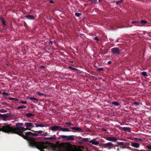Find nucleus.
Segmentation results:
<instances>
[{"label":"nucleus","mask_w":151,"mask_h":151,"mask_svg":"<svg viewBox=\"0 0 151 151\" xmlns=\"http://www.w3.org/2000/svg\"><path fill=\"white\" fill-rule=\"evenodd\" d=\"M27 136V139L26 140L28 143L29 146L32 147L36 148L40 151H44V149L47 148L48 146L47 145L48 142L45 143L42 142H39L37 141V139L32 137H29V136L32 135L33 136H37L39 134L36 133H32L30 132H26Z\"/></svg>","instance_id":"obj_1"},{"label":"nucleus","mask_w":151,"mask_h":151,"mask_svg":"<svg viewBox=\"0 0 151 151\" xmlns=\"http://www.w3.org/2000/svg\"><path fill=\"white\" fill-rule=\"evenodd\" d=\"M54 150L55 151H77L69 142L61 143L57 147H55Z\"/></svg>","instance_id":"obj_2"},{"label":"nucleus","mask_w":151,"mask_h":151,"mask_svg":"<svg viewBox=\"0 0 151 151\" xmlns=\"http://www.w3.org/2000/svg\"><path fill=\"white\" fill-rule=\"evenodd\" d=\"M0 131L8 134H16V127H14L12 126L11 124L4 123L0 126Z\"/></svg>","instance_id":"obj_3"},{"label":"nucleus","mask_w":151,"mask_h":151,"mask_svg":"<svg viewBox=\"0 0 151 151\" xmlns=\"http://www.w3.org/2000/svg\"><path fill=\"white\" fill-rule=\"evenodd\" d=\"M23 124L22 123H17L16 124V134L21 136L24 139H27V136L26 135V132L24 131L28 129L22 127Z\"/></svg>","instance_id":"obj_4"},{"label":"nucleus","mask_w":151,"mask_h":151,"mask_svg":"<svg viewBox=\"0 0 151 151\" xmlns=\"http://www.w3.org/2000/svg\"><path fill=\"white\" fill-rule=\"evenodd\" d=\"M60 137L63 139H65L66 140L68 141L69 140L74 141L75 140V139L74 137H75L74 135H60Z\"/></svg>","instance_id":"obj_5"},{"label":"nucleus","mask_w":151,"mask_h":151,"mask_svg":"<svg viewBox=\"0 0 151 151\" xmlns=\"http://www.w3.org/2000/svg\"><path fill=\"white\" fill-rule=\"evenodd\" d=\"M111 52L113 54L116 56H117L120 54L119 49L116 47H114L111 49Z\"/></svg>","instance_id":"obj_6"},{"label":"nucleus","mask_w":151,"mask_h":151,"mask_svg":"<svg viewBox=\"0 0 151 151\" xmlns=\"http://www.w3.org/2000/svg\"><path fill=\"white\" fill-rule=\"evenodd\" d=\"M60 126H54L50 127L49 128V129L53 132H54L58 130L60 131Z\"/></svg>","instance_id":"obj_7"},{"label":"nucleus","mask_w":151,"mask_h":151,"mask_svg":"<svg viewBox=\"0 0 151 151\" xmlns=\"http://www.w3.org/2000/svg\"><path fill=\"white\" fill-rule=\"evenodd\" d=\"M103 147L104 148H108L109 149H110L111 147H113V145L111 142H109L106 144H103Z\"/></svg>","instance_id":"obj_8"},{"label":"nucleus","mask_w":151,"mask_h":151,"mask_svg":"<svg viewBox=\"0 0 151 151\" xmlns=\"http://www.w3.org/2000/svg\"><path fill=\"white\" fill-rule=\"evenodd\" d=\"M70 129H71L73 130H75L77 132H84V131L82 130V129L79 127H73L70 128Z\"/></svg>","instance_id":"obj_9"},{"label":"nucleus","mask_w":151,"mask_h":151,"mask_svg":"<svg viewBox=\"0 0 151 151\" xmlns=\"http://www.w3.org/2000/svg\"><path fill=\"white\" fill-rule=\"evenodd\" d=\"M89 142L95 145H98L99 144V142L96 141V139L95 138L89 141Z\"/></svg>","instance_id":"obj_10"},{"label":"nucleus","mask_w":151,"mask_h":151,"mask_svg":"<svg viewBox=\"0 0 151 151\" xmlns=\"http://www.w3.org/2000/svg\"><path fill=\"white\" fill-rule=\"evenodd\" d=\"M106 139L108 141L114 142H116L117 140V138L114 137H107L106 138Z\"/></svg>","instance_id":"obj_11"},{"label":"nucleus","mask_w":151,"mask_h":151,"mask_svg":"<svg viewBox=\"0 0 151 151\" xmlns=\"http://www.w3.org/2000/svg\"><path fill=\"white\" fill-rule=\"evenodd\" d=\"M60 131L63 132H69L71 131L68 128H62L60 126Z\"/></svg>","instance_id":"obj_12"},{"label":"nucleus","mask_w":151,"mask_h":151,"mask_svg":"<svg viewBox=\"0 0 151 151\" xmlns=\"http://www.w3.org/2000/svg\"><path fill=\"white\" fill-rule=\"evenodd\" d=\"M120 128L122 129L123 131H127L128 132H130L131 131L130 128L129 127H120Z\"/></svg>","instance_id":"obj_13"},{"label":"nucleus","mask_w":151,"mask_h":151,"mask_svg":"<svg viewBox=\"0 0 151 151\" xmlns=\"http://www.w3.org/2000/svg\"><path fill=\"white\" fill-rule=\"evenodd\" d=\"M25 17L27 19L32 20H34L35 18V17L32 15H27Z\"/></svg>","instance_id":"obj_14"},{"label":"nucleus","mask_w":151,"mask_h":151,"mask_svg":"<svg viewBox=\"0 0 151 151\" xmlns=\"http://www.w3.org/2000/svg\"><path fill=\"white\" fill-rule=\"evenodd\" d=\"M25 125L26 126V127L28 128L30 127H34V126L33 125V124L32 123L29 122H25Z\"/></svg>","instance_id":"obj_15"},{"label":"nucleus","mask_w":151,"mask_h":151,"mask_svg":"<svg viewBox=\"0 0 151 151\" xmlns=\"http://www.w3.org/2000/svg\"><path fill=\"white\" fill-rule=\"evenodd\" d=\"M131 145L132 146L136 148H138L139 146V144L135 142L132 143Z\"/></svg>","instance_id":"obj_16"},{"label":"nucleus","mask_w":151,"mask_h":151,"mask_svg":"<svg viewBox=\"0 0 151 151\" xmlns=\"http://www.w3.org/2000/svg\"><path fill=\"white\" fill-rule=\"evenodd\" d=\"M9 114L7 113V114H0V117H3L4 118H8L9 117Z\"/></svg>","instance_id":"obj_17"},{"label":"nucleus","mask_w":151,"mask_h":151,"mask_svg":"<svg viewBox=\"0 0 151 151\" xmlns=\"http://www.w3.org/2000/svg\"><path fill=\"white\" fill-rule=\"evenodd\" d=\"M56 137H44L43 139L45 140H54L56 139Z\"/></svg>","instance_id":"obj_18"},{"label":"nucleus","mask_w":151,"mask_h":151,"mask_svg":"<svg viewBox=\"0 0 151 151\" xmlns=\"http://www.w3.org/2000/svg\"><path fill=\"white\" fill-rule=\"evenodd\" d=\"M29 99L31 100L36 101V102L35 101L34 102V103H37V102H38V99L37 98H36L32 97H30Z\"/></svg>","instance_id":"obj_19"},{"label":"nucleus","mask_w":151,"mask_h":151,"mask_svg":"<svg viewBox=\"0 0 151 151\" xmlns=\"http://www.w3.org/2000/svg\"><path fill=\"white\" fill-rule=\"evenodd\" d=\"M79 138L82 139V141L84 142H89V140L88 138H82L81 137H80Z\"/></svg>","instance_id":"obj_20"},{"label":"nucleus","mask_w":151,"mask_h":151,"mask_svg":"<svg viewBox=\"0 0 151 151\" xmlns=\"http://www.w3.org/2000/svg\"><path fill=\"white\" fill-rule=\"evenodd\" d=\"M35 125L36 126V127H46L45 125L42 124H38L36 123L35 124Z\"/></svg>","instance_id":"obj_21"},{"label":"nucleus","mask_w":151,"mask_h":151,"mask_svg":"<svg viewBox=\"0 0 151 151\" xmlns=\"http://www.w3.org/2000/svg\"><path fill=\"white\" fill-rule=\"evenodd\" d=\"M0 19L1 20L2 23L3 24V25L5 26L6 25L5 23L6 22L4 18L2 17H1L0 18Z\"/></svg>","instance_id":"obj_22"},{"label":"nucleus","mask_w":151,"mask_h":151,"mask_svg":"<svg viewBox=\"0 0 151 151\" xmlns=\"http://www.w3.org/2000/svg\"><path fill=\"white\" fill-rule=\"evenodd\" d=\"M26 108V106H21L17 107L16 108L17 110H19L21 109H25Z\"/></svg>","instance_id":"obj_23"},{"label":"nucleus","mask_w":151,"mask_h":151,"mask_svg":"<svg viewBox=\"0 0 151 151\" xmlns=\"http://www.w3.org/2000/svg\"><path fill=\"white\" fill-rule=\"evenodd\" d=\"M132 23L134 24V25L136 26H139L140 23L138 21L132 22Z\"/></svg>","instance_id":"obj_24"},{"label":"nucleus","mask_w":151,"mask_h":151,"mask_svg":"<svg viewBox=\"0 0 151 151\" xmlns=\"http://www.w3.org/2000/svg\"><path fill=\"white\" fill-rule=\"evenodd\" d=\"M26 116L27 117L29 118L31 117L32 116H34V115L31 113H28L27 114H26Z\"/></svg>","instance_id":"obj_25"},{"label":"nucleus","mask_w":151,"mask_h":151,"mask_svg":"<svg viewBox=\"0 0 151 151\" xmlns=\"http://www.w3.org/2000/svg\"><path fill=\"white\" fill-rule=\"evenodd\" d=\"M141 75L145 77L148 76L147 74V73L145 71H143L141 73Z\"/></svg>","instance_id":"obj_26"},{"label":"nucleus","mask_w":151,"mask_h":151,"mask_svg":"<svg viewBox=\"0 0 151 151\" xmlns=\"http://www.w3.org/2000/svg\"><path fill=\"white\" fill-rule=\"evenodd\" d=\"M147 23V22L146 21L144 20H141L140 23L143 25H145Z\"/></svg>","instance_id":"obj_27"},{"label":"nucleus","mask_w":151,"mask_h":151,"mask_svg":"<svg viewBox=\"0 0 151 151\" xmlns=\"http://www.w3.org/2000/svg\"><path fill=\"white\" fill-rule=\"evenodd\" d=\"M125 144V142H117V144L119 146H122Z\"/></svg>","instance_id":"obj_28"},{"label":"nucleus","mask_w":151,"mask_h":151,"mask_svg":"<svg viewBox=\"0 0 151 151\" xmlns=\"http://www.w3.org/2000/svg\"><path fill=\"white\" fill-rule=\"evenodd\" d=\"M112 104L113 105H114L116 106H119V104L116 101H114L112 102Z\"/></svg>","instance_id":"obj_29"},{"label":"nucleus","mask_w":151,"mask_h":151,"mask_svg":"<svg viewBox=\"0 0 151 151\" xmlns=\"http://www.w3.org/2000/svg\"><path fill=\"white\" fill-rule=\"evenodd\" d=\"M65 127H68L69 126V123L68 122H65L64 123Z\"/></svg>","instance_id":"obj_30"},{"label":"nucleus","mask_w":151,"mask_h":151,"mask_svg":"<svg viewBox=\"0 0 151 151\" xmlns=\"http://www.w3.org/2000/svg\"><path fill=\"white\" fill-rule=\"evenodd\" d=\"M7 111L6 110L3 109H0V112L1 113H5L7 112Z\"/></svg>","instance_id":"obj_31"},{"label":"nucleus","mask_w":151,"mask_h":151,"mask_svg":"<svg viewBox=\"0 0 151 151\" xmlns=\"http://www.w3.org/2000/svg\"><path fill=\"white\" fill-rule=\"evenodd\" d=\"M104 69L102 68H98L97 69V71L99 72L104 70Z\"/></svg>","instance_id":"obj_32"},{"label":"nucleus","mask_w":151,"mask_h":151,"mask_svg":"<svg viewBox=\"0 0 151 151\" xmlns=\"http://www.w3.org/2000/svg\"><path fill=\"white\" fill-rule=\"evenodd\" d=\"M134 140L136 141H142V139H141L137 138H134Z\"/></svg>","instance_id":"obj_33"},{"label":"nucleus","mask_w":151,"mask_h":151,"mask_svg":"<svg viewBox=\"0 0 151 151\" xmlns=\"http://www.w3.org/2000/svg\"><path fill=\"white\" fill-rule=\"evenodd\" d=\"M37 94H38V95L40 96H45V95L44 94L42 93H41L39 92H38L37 93Z\"/></svg>","instance_id":"obj_34"},{"label":"nucleus","mask_w":151,"mask_h":151,"mask_svg":"<svg viewBox=\"0 0 151 151\" xmlns=\"http://www.w3.org/2000/svg\"><path fill=\"white\" fill-rule=\"evenodd\" d=\"M31 131L32 132H37V133H41L43 131L42 130H39V131H35L33 130H31Z\"/></svg>","instance_id":"obj_35"},{"label":"nucleus","mask_w":151,"mask_h":151,"mask_svg":"<svg viewBox=\"0 0 151 151\" xmlns=\"http://www.w3.org/2000/svg\"><path fill=\"white\" fill-rule=\"evenodd\" d=\"M75 15L78 17H79L81 15V14L80 13H76Z\"/></svg>","instance_id":"obj_36"},{"label":"nucleus","mask_w":151,"mask_h":151,"mask_svg":"<svg viewBox=\"0 0 151 151\" xmlns=\"http://www.w3.org/2000/svg\"><path fill=\"white\" fill-rule=\"evenodd\" d=\"M2 94L4 96H7L9 95V94H8L7 93L5 92H3L2 93Z\"/></svg>","instance_id":"obj_37"},{"label":"nucleus","mask_w":151,"mask_h":151,"mask_svg":"<svg viewBox=\"0 0 151 151\" xmlns=\"http://www.w3.org/2000/svg\"><path fill=\"white\" fill-rule=\"evenodd\" d=\"M69 68L73 70H77V69L76 68L70 66H69Z\"/></svg>","instance_id":"obj_38"},{"label":"nucleus","mask_w":151,"mask_h":151,"mask_svg":"<svg viewBox=\"0 0 151 151\" xmlns=\"http://www.w3.org/2000/svg\"><path fill=\"white\" fill-rule=\"evenodd\" d=\"M146 147L148 149L151 150V145H147L146 146Z\"/></svg>","instance_id":"obj_39"},{"label":"nucleus","mask_w":151,"mask_h":151,"mask_svg":"<svg viewBox=\"0 0 151 151\" xmlns=\"http://www.w3.org/2000/svg\"><path fill=\"white\" fill-rule=\"evenodd\" d=\"M81 37L83 39H85V36H84V35L83 34H82L81 35Z\"/></svg>","instance_id":"obj_40"},{"label":"nucleus","mask_w":151,"mask_h":151,"mask_svg":"<svg viewBox=\"0 0 151 151\" xmlns=\"http://www.w3.org/2000/svg\"><path fill=\"white\" fill-rule=\"evenodd\" d=\"M20 102L24 104H26L27 103V102L26 101H21Z\"/></svg>","instance_id":"obj_41"},{"label":"nucleus","mask_w":151,"mask_h":151,"mask_svg":"<svg viewBox=\"0 0 151 151\" xmlns=\"http://www.w3.org/2000/svg\"><path fill=\"white\" fill-rule=\"evenodd\" d=\"M89 1H91L92 3H94L95 4H96L97 2V0H89Z\"/></svg>","instance_id":"obj_42"},{"label":"nucleus","mask_w":151,"mask_h":151,"mask_svg":"<svg viewBox=\"0 0 151 151\" xmlns=\"http://www.w3.org/2000/svg\"><path fill=\"white\" fill-rule=\"evenodd\" d=\"M134 104L137 106L139 104V103L138 102H134Z\"/></svg>","instance_id":"obj_43"},{"label":"nucleus","mask_w":151,"mask_h":151,"mask_svg":"<svg viewBox=\"0 0 151 151\" xmlns=\"http://www.w3.org/2000/svg\"><path fill=\"white\" fill-rule=\"evenodd\" d=\"M2 105H8V104L6 102H3L2 103Z\"/></svg>","instance_id":"obj_44"},{"label":"nucleus","mask_w":151,"mask_h":151,"mask_svg":"<svg viewBox=\"0 0 151 151\" xmlns=\"http://www.w3.org/2000/svg\"><path fill=\"white\" fill-rule=\"evenodd\" d=\"M94 40H97V41H99V39L97 37H96L94 38Z\"/></svg>","instance_id":"obj_45"},{"label":"nucleus","mask_w":151,"mask_h":151,"mask_svg":"<svg viewBox=\"0 0 151 151\" xmlns=\"http://www.w3.org/2000/svg\"><path fill=\"white\" fill-rule=\"evenodd\" d=\"M86 130L88 132H91V131L88 128H86Z\"/></svg>","instance_id":"obj_46"},{"label":"nucleus","mask_w":151,"mask_h":151,"mask_svg":"<svg viewBox=\"0 0 151 151\" xmlns=\"http://www.w3.org/2000/svg\"><path fill=\"white\" fill-rule=\"evenodd\" d=\"M69 126H74V124H72L71 122H69Z\"/></svg>","instance_id":"obj_47"},{"label":"nucleus","mask_w":151,"mask_h":151,"mask_svg":"<svg viewBox=\"0 0 151 151\" xmlns=\"http://www.w3.org/2000/svg\"><path fill=\"white\" fill-rule=\"evenodd\" d=\"M9 100H14V99H15V98H9Z\"/></svg>","instance_id":"obj_48"},{"label":"nucleus","mask_w":151,"mask_h":151,"mask_svg":"<svg viewBox=\"0 0 151 151\" xmlns=\"http://www.w3.org/2000/svg\"><path fill=\"white\" fill-rule=\"evenodd\" d=\"M122 1H123V0H120L119 1H117L116 3L117 4H118L119 3L121 2Z\"/></svg>","instance_id":"obj_49"},{"label":"nucleus","mask_w":151,"mask_h":151,"mask_svg":"<svg viewBox=\"0 0 151 151\" xmlns=\"http://www.w3.org/2000/svg\"><path fill=\"white\" fill-rule=\"evenodd\" d=\"M111 63V61H109L107 62V63L108 65H110Z\"/></svg>","instance_id":"obj_50"},{"label":"nucleus","mask_w":151,"mask_h":151,"mask_svg":"<svg viewBox=\"0 0 151 151\" xmlns=\"http://www.w3.org/2000/svg\"><path fill=\"white\" fill-rule=\"evenodd\" d=\"M45 68V67L43 65L41 66L40 67V68Z\"/></svg>","instance_id":"obj_51"},{"label":"nucleus","mask_w":151,"mask_h":151,"mask_svg":"<svg viewBox=\"0 0 151 151\" xmlns=\"http://www.w3.org/2000/svg\"><path fill=\"white\" fill-rule=\"evenodd\" d=\"M50 3H53L54 2L52 0H51L50 1Z\"/></svg>","instance_id":"obj_52"},{"label":"nucleus","mask_w":151,"mask_h":151,"mask_svg":"<svg viewBox=\"0 0 151 151\" xmlns=\"http://www.w3.org/2000/svg\"><path fill=\"white\" fill-rule=\"evenodd\" d=\"M81 147L82 149H84V147L83 146H81Z\"/></svg>","instance_id":"obj_53"},{"label":"nucleus","mask_w":151,"mask_h":151,"mask_svg":"<svg viewBox=\"0 0 151 151\" xmlns=\"http://www.w3.org/2000/svg\"><path fill=\"white\" fill-rule=\"evenodd\" d=\"M49 42H50V43L52 45V41H49Z\"/></svg>","instance_id":"obj_54"},{"label":"nucleus","mask_w":151,"mask_h":151,"mask_svg":"<svg viewBox=\"0 0 151 151\" xmlns=\"http://www.w3.org/2000/svg\"><path fill=\"white\" fill-rule=\"evenodd\" d=\"M48 19H50V20H51L52 19V18L51 17H50V18H47Z\"/></svg>","instance_id":"obj_55"},{"label":"nucleus","mask_w":151,"mask_h":151,"mask_svg":"<svg viewBox=\"0 0 151 151\" xmlns=\"http://www.w3.org/2000/svg\"><path fill=\"white\" fill-rule=\"evenodd\" d=\"M15 99H14V100H15V101H18L19 100L18 99H15Z\"/></svg>","instance_id":"obj_56"},{"label":"nucleus","mask_w":151,"mask_h":151,"mask_svg":"<svg viewBox=\"0 0 151 151\" xmlns=\"http://www.w3.org/2000/svg\"><path fill=\"white\" fill-rule=\"evenodd\" d=\"M103 130L104 131H106V129H103Z\"/></svg>","instance_id":"obj_57"},{"label":"nucleus","mask_w":151,"mask_h":151,"mask_svg":"<svg viewBox=\"0 0 151 151\" xmlns=\"http://www.w3.org/2000/svg\"><path fill=\"white\" fill-rule=\"evenodd\" d=\"M99 2H101V1L102 0H99Z\"/></svg>","instance_id":"obj_58"},{"label":"nucleus","mask_w":151,"mask_h":151,"mask_svg":"<svg viewBox=\"0 0 151 151\" xmlns=\"http://www.w3.org/2000/svg\"><path fill=\"white\" fill-rule=\"evenodd\" d=\"M46 135H48V134H47V133H46Z\"/></svg>","instance_id":"obj_59"},{"label":"nucleus","mask_w":151,"mask_h":151,"mask_svg":"<svg viewBox=\"0 0 151 151\" xmlns=\"http://www.w3.org/2000/svg\"><path fill=\"white\" fill-rule=\"evenodd\" d=\"M59 132H58L57 133V134H58V133H59Z\"/></svg>","instance_id":"obj_60"},{"label":"nucleus","mask_w":151,"mask_h":151,"mask_svg":"<svg viewBox=\"0 0 151 151\" xmlns=\"http://www.w3.org/2000/svg\"><path fill=\"white\" fill-rule=\"evenodd\" d=\"M71 63H73V61H71Z\"/></svg>","instance_id":"obj_61"},{"label":"nucleus","mask_w":151,"mask_h":151,"mask_svg":"<svg viewBox=\"0 0 151 151\" xmlns=\"http://www.w3.org/2000/svg\"><path fill=\"white\" fill-rule=\"evenodd\" d=\"M137 151H139V150H137Z\"/></svg>","instance_id":"obj_62"},{"label":"nucleus","mask_w":151,"mask_h":151,"mask_svg":"<svg viewBox=\"0 0 151 151\" xmlns=\"http://www.w3.org/2000/svg\"><path fill=\"white\" fill-rule=\"evenodd\" d=\"M117 150H119V149H117Z\"/></svg>","instance_id":"obj_63"}]
</instances>
